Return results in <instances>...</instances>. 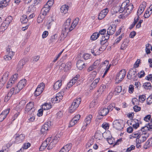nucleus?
<instances>
[{"label": "nucleus", "instance_id": "e433bc0d", "mask_svg": "<svg viewBox=\"0 0 152 152\" xmlns=\"http://www.w3.org/2000/svg\"><path fill=\"white\" fill-rule=\"evenodd\" d=\"M107 42V40L105 38L104 36H102V38L100 40V43L101 45H106V42Z\"/></svg>", "mask_w": 152, "mask_h": 152}, {"label": "nucleus", "instance_id": "4be33fe9", "mask_svg": "<svg viewBox=\"0 0 152 152\" xmlns=\"http://www.w3.org/2000/svg\"><path fill=\"white\" fill-rule=\"evenodd\" d=\"M152 146V137L150 138L145 143L143 148L145 149H148Z\"/></svg>", "mask_w": 152, "mask_h": 152}, {"label": "nucleus", "instance_id": "6e6d98bb", "mask_svg": "<svg viewBox=\"0 0 152 152\" xmlns=\"http://www.w3.org/2000/svg\"><path fill=\"white\" fill-rule=\"evenodd\" d=\"M148 130L149 131V129L147 125L143 127L141 129V131L142 132V133H146V132Z\"/></svg>", "mask_w": 152, "mask_h": 152}, {"label": "nucleus", "instance_id": "f03ea898", "mask_svg": "<svg viewBox=\"0 0 152 152\" xmlns=\"http://www.w3.org/2000/svg\"><path fill=\"white\" fill-rule=\"evenodd\" d=\"M12 20V18L11 16H8L5 19L0 27V34H2L3 32L7 29Z\"/></svg>", "mask_w": 152, "mask_h": 152}, {"label": "nucleus", "instance_id": "f8f14e48", "mask_svg": "<svg viewBox=\"0 0 152 152\" xmlns=\"http://www.w3.org/2000/svg\"><path fill=\"white\" fill-rule=\"evenodd\" d=\"M50 122H48L47 123L45 124L42 126L40 131L42 134L46 133L48 130L50 126Z\"/></svg>", "mask_w": 152, "mask_h": 152}, {"label": "nucleus", "instance_id": "0eeeda50", "mask_svg": "<svg viewBox=\"0 0 152 152\" xmlns=\"http://www.w3.org/2000/svg\"><path fill=\"white\" fill-rule=\"evenodd\" d=\"M34 103L30 102L27 104L25 108V113H31L34 111L35 109L33 107Z\"/></svg>", "mask_w": 152, "mask_h": 152}, {"label": "nucleus", "instance_id": "6e6552de", "mask_svg": "<svg viewBox=\"0 0 152 152\" xmlns=\"http://www.w3.org/2000/svg\"><path fill=\"white\" fill-rule=\"evenodd\" d=\"M73 29L72 25H71L69 28L63 25L62 28L61 35H63L65 36L64 37H65L68 34V32L72 31Z\"/></svg>", "mask_w": 152, "mask_h": 152}, {"label": "nucleus", "instance_id": "c03bdc74", "mask_svg": "<svg viewBox=\"0 0 152 152\" xmlns=\"http://www.w3.org/2000/svg\"><path fill=\"white\" fill-rule=\"evenodd\" d=\"M124 34H122L118 37L115 40L114 44H118L122 39V37L124 36Z\"/></svg>", "mask_w": 152, "mask_h": 152}, {"label": "nucleus", "instance_id": "de8ad7c7", "mask_svg": "<svg viewBox=\"0 0 152 152\" xmlns=\"http://www.w3.org/2000/svg\"><path fill=\"white\" fill-rule=\"evenodd\" d=\"M146 101L147 104L148 105H150L152 103V94L147 99Z\"/></svg>", "mask_w": 152, "mask_h": 152}, {"label": "nucleus", "instance_id": "2f4dec72", "mask_svg": "<svg viewBox=\"0 0 152 152\" xmlns=\"http://www.w3.org/2000/svg\"><path fill=\"white\" fill-rule=\"evenodd\" d=\"M9 72H7L4 73L3 75L1 80L3 81H4V83L8 79L9 76Z\"/></svg>", "mask_w": 152, "mask_h": 152}, {"label": "nucleus", "instance_id": "6ab92c4d", "mask_svg": "<svg viewBox=\"0 0 152 152\" xmlns=\"http://www.w3.org/2000/svg\"><path fill=\"white\" fill-rule=\"evenodd\" d=\"M51 8L50 7L47 5L45 4L44 7L42 9L41 12L44 15H46L47 13L49 12V10Z\"/></svg>", "mask_w": 152, "mask_h": 152}, {"label": "nucleus", "instance_id": "9d476101", "mask_svg": "<svg viewBox=\"0 0 152 152\" xmlns=\"http://www.w3.org/2000/svg\"><path fill=\"white\" fill-rule=\"evenodd\" d=\"M80 77L79 75H76L75 77H74L68 83L67 87H66V89L68 88L71 87L73 85L75 84L77 82V80Z\"/></svg>", "mask_w": 152, "mask_h": 152}, {"label": "nucleus", "instance_id": "f3484780", "mask_svg": "<svg viewBox=\"0 0 152 152\" xmlns=\"http://www.w3.org/2000/svg\"><path fill=\"white\" fill-rule=\"evenodd\" d=\"M15 94L14 92V88H12L10 89V91L8 93L7 95L4 98V101L7 102L10 99L13 94Z\"/></svg>", "mask_w": 152, "mask_h": 152}, {"label": "nucleus", "instance_id": "dca6fc26", "mask_svg": "<svg viewBox=\"0 0 152 152\" xmlns=\"http://www.w3.org/2000/svg\"><path fill=\"white\" fill-rule=\"evenodd\" d=\"M128 121L131 122L130 124L132 125L134 128L137 129L139 126V121L137 119H132L129 121Z\"/></svg>", "mask_w": 152, "mask_h": 152}, {"label": "nucleus", "instance_id": "2eb2a0df", "mask_svg": "<svg viewBox=\"0 0 152 152\" xmlns=\"http://www.w3.org/2000/svg\"><path fill=\"white\" fill-rule=\"evenodd\" d=\"M116 26L115 25H112L110 26L107 29V34L110 35L113 34L116 30Z\"/></svg>", "mask_w": 152, "mask_h": 152}, {"label": "nucleus", "instance_id": "680f3d73", "mask_svg": "<svg viewBox=\"0 0 152 152\" xmlns=\"http://www.w3.org/2000/svg\"><path fill=\"white\" fill-rule=\"evenodd\" d=\"M129 92L130 93L132 94L133 92L134 91V86L132 85H129Z\"/></svg>", "mask_w": 152, "mask_h": 152}, {"label": "nucleus", "instance_id": "7ed1b4c3", "mask_svg": "<svg viewBox=\"0 0 152 152\" xmlns=\"http://www.w3.org/2000/svg\"><path fill=\"white\" fill-rule=\"evenodd\" d=\"M81 101L80 97L77 98L74 100L71 106L69 107V110L70 113L73 112L77 109L80 104Z\"/></svg>", "mask_w": 152, "mask_h": 152}, {"label": "nucleus", "instance_id": "1a4fd4ad", "mask_svg": "<svg viewBox=\"0 0 152 152\" xmlns=\"http://www.w3.org/2000/svg\"><path fill=\"white\" fill-rule=\"evenodd\" d=\"M13 137L15 139V142L18 143L23 141L24 139L25 136L23 134L20 135L18 134H16L14 135Z\"/></svg>", "mask_w": 152, "mask_h": 152}, {"label": "nucleus", "instance_id": "9b49d317", "mask_svg": "<svg viewBox=\"0 0 152 152\" xmlns=\"http://www.w3.org/2000/svg\"><path fill=\"white\" fill-rule=\"evenodd\" d=\"M113 126L114 128L118 130H121L123 128V125L118 120H116L113 122Z\"/></svg>", "mask_w": 152, "mask_h": 152}, {"label": "nucleus", "instance_id": "79ce46f5", "mask_svg": "<svg viewBox=\"0 0 152 152\" xmlns=\"http://www.w3.org/2000/svg\"><path fill=\"white\" fill-rule=\"evenodd\" d=\"M71 21V19L69 18H68L65 22L64 24L63 25L65 26H66L67 27H68L69 28V26L70 25V22Z\"/></svg>", "mask_w": 152, "mask_h": 152}, {"label": "nucleus", "instance_id": "b1692460", "mask_svg": "<svg viewBox=\"0 0 152 152\" xmlns=\"http://www.w3.org/2000/svg\"><path fill=\"white\" fill-rule=\"evenodd\" d=\"M25 64V61L24 60H21L20 61L16 67V70L17 71L21 70L23 67V65Z\"/></svg>", "mask_w": 152, "mask_h": 152}, {"label": "nucleus", "instance_id": "39448f33", "mask_svg": "<svg viewBox=\"0 0 152 152\" xmlns=\"http://www.w3.org/2000/svg\"><path fill=\"white\" fill-rule=\"evenodd\" d=\"M136 69L134 68L130 69L127 75L128 79L129 80L133 79L134 80H137V74H136Z\"/></svg>", "mask_w": 152, "mask_h": 152}, {"label": "nucleus", "instance_id": "58836bf2", "mask_svg": "<svg viewBox=\"0 0 152 152\" xmlns=\"http://www.w3.org/2000/svg\"><path fill=\"white\" fill-rule=\"evenodd\" d=\"M72 144L71 143H69L64 146V148L66 149V151L68 152L71 149L72 147Z\"/></svg>", "mask_w": 152, "mask_h": 152}, {"label": "nucleus", "instance_id": "338daca9", "mask_svg": "<svg viewBox=\"0 0 152 152\" xmlns=\"http://www.w3.org/2000/svg\"><path fill=\"white\" fill-rule=\"evenodd\" d=\"M109 11L108 9L107 8L103 10L101 12L105 16L107 15Z\"/></svg>", "mask_w": 152, "mask_h": 152}, {"label": "nucleus", "instance_id": "774afa93", "mask_svg": "<svg viewBox=\"0 0 152 152\" xmlns=\"http://www.w3.org/2000/svg\"><path fill=\"white\" fill-rule=\"evenodd\" d=\"M122 90V87L121 86H117L115 89V91L117 93H120Z\"/></svg>", "mask_w": 152, "mask_h": 152}, {"label": "nucleus", "instance_id": "aec40b11", "mask_svg": "<svg viewBox=\"0 0 152 152\" xmlns=\"http://www.w3.org/2000/svg\"><path fill=\"white\" fill-rule=\"evenodd\" d=\"M85 66V63L81 60H78L77 63V66L80 70H81Z\"/></svg>", "mask_w": 152, "mask_h": 152}, {"label": "nucleus", "instance_id": "c756f323", "mask_svg": "<svg viewBox=\"0 0 152 152\" xmlns=\"http://www.w3.org/2000/svg\"><path fill=\"white\" fill-rule=\"evenodd\" d=\"M46 15H44L41 12L40 14L37 18V22L38 23H40L43 22V19L45 18Z\"/></svg>", "mask_w": 152, "mask_h": 152}, {"label": "nucleus", "instance_id": "3c124183", "mask_svg": "<svg viewBox=\"0 0 152 152\" xmlns=\"http://www.w3.org/2000/svg\"><path fill=\"white\" fill-rule=\"evenodd\" d=\"M75 118H73L71 120L69 124V127H71L72 126L74 125H75V124L77 123L75 121V120L76 119H75Z\"/></svg>", "mask_w": 152, "mask_h": 152}, {"label": "nucleus", "instance_id": "4d7b16f0", "mask_svg": "<svg viewBox=\"0 0 152 152\" xmlns=\"http://www.w3.org/2000/svg\"><path fill=\"white\" fill-rule=\"evenodd\" d=\"M115 106V104L114 103H112L109 105L108 107L107 108V109L109 110V112L110 111H112L114 108V107Z\"/></svg>", "mask_w": 152, "mask_h": 152}, {"label": "nucleus", "instance_id": "0e129e2a", "mask_svg": "<svg viewBox=\"0 0 152 152\" xmlns=\"http://www.w3.org/2000/svg\"><path fill=\"white\" fill-rule=\"evenodd\" d=\"M100 63V60H97L95 61L93 64V65L95 68H96L98 65H99Z\"/></svg>", "mask_w": 152, "mask_h": 152}, {"label": "nucleus", "instance_id": "412c9836", "mask_svg": "<svg viewBox=\"0 0 152 152\" xmlns=\"http://www.w3.org/2000/svg\"><path fill=\"white\" fill-rule=\"evenodd\" d=\"M108 110L107 108H102L98 111V114L105 116L109 113V110Z\"/></svg>", "mask_w": 152, "mask_h": 152}, {"label": "nucleus", "instance_id": "393cba45", "mask_svg": "<svg viewBox=\"0 0 152 152\" xmlns=\"http://www.w3.org/2000/svg\"><path fill=\"white\" fill-rule=\"evenodd\" d=\"M61 82V80H58L54 83L53 88L55 90H57L60 88L62 85Z\"/></svg>", "mask_w": 152, "mask_h": 152}, {"label": "nucleus", "instance_id": "f704fd0d", "mask_svg": "<svg viewBox=\"0 0 152 152\" xmlns=\"http://www.w3.org/2000/svg\"><path fill=\"white\" fill-rule=\"evenodd\" d=\"M94 142V139H91L86 144V148H88L91 146L93 144Z\"/></svg>", "mask_w": 152, "mask_h": 152}, {"label": "nucleus", "instance_id": "603ef678", "mask_svg": "<svg viewBox=\"0 0 152 152\" xmlns=\"http://www.w3.org/2000/svg\"><path fill=\"white\" fill-rule=\"evenodd\" d=\"M59 138V134H57L53 139L52 141L55 143L56 144L58 140V138Z\"/></svg>", "mask_w": 152, "mask_h": 152}, {"label": "nucleus", "instance_id": "ddd939ff", "mask_svg": "<svg viewBox=\"0 0 152 152\" xmlns=\"http://www.w3.org/2000/svg\"><path fill=\"white\" fill-rule=\"evenodd\" d=\"M10 110V108H7L3 111L0 114V122L3 121L6 118L9 113Z\"/></svg>", "mask_w": 152, "mask_h": 152}, {"label": "nucleus", "instance_id": "423d86ee", "mask_svg": "<svg viewBox=\"0 0 152 152\" xmlns=\"http://www.w3.org/2000/svg\"><path fill=\"white\" fill-rule=\"evenodd\" d=\"M126 71L125 69H122L120 71L116 76V83L118 84L121 82L126 75Z\"/></svg>", "mask_w": 152, "mask_h": 152}, {"label": "nucleus", "instance_id": "a878e982", "mask_svg": "<svg viewBox=\"0 0 152 152\" xmlns=\"http://www.w3.org/2000/svg\"><path fill=\"white\" fill-rule=\"evenodd\" d=\"M99 79V78H98L94 80L93 82L91 85V86L90 87V89H92L93 88H95L96 87Z\"/></svg>", "mask_w": 152, "mask_h": 152}, {"label": "nucleus", "instance_id": "bf43d9fd", "mask_svg": "<svg viewBox=\"0 0 152 152\" xmlns=\"http://www.w3.org/2000/svg\"><path fill=\"white\" fill-rule=\"evenodd\" d=\"M54 0H49L46 4L50 7L53 5Z\"/></svg>", "mask_w": 152, "mask_h": 152}, {"label": "nucleus", "instance_id": "052dcab7", "mask_svg": "<svg viewBox=\"0 0 152 152\" xmlns=\"http://www.w3.org/2000/svg\"><path fill=\"white\" fill-rule=\"evenodd\" d=\"M140 133H139V132H134L132 134V136L134 138L138 139L140 136Z\"/></svg>", "mask_w": 152, "mask_h": 152}, {"label": "nucleus", "instance_id": "49530a36", "mask_svg": "<svg viewBox=\"0 0 152 152\" xmlns=\"http://www.w3.org/2000/svg\"><path fill=\"white\" fill-rule=\"evenodd\" d=\"M79 21V19L78 18H76L75 19L72 24V25L73 28H74L76 26L77 24Z\"/></svg>", "mask_w": 152, "mask_h": 152}, {"label": "nucleus", "instance_id": "7c9ffc66", "mask_svg": "<svg viewBox=\"0 0 152 152\" xmlns=\"http://www.w3.org/2000/svg\"><path fill=\"white\" fill-rule=\"evenodd\" d=\"M99 36V33L97 32L94 33L91 36V38L92 40H95L97 39Z\"/></svg>", "mask_w": 152, "mask_h": 152}, {"label": "nucleus", "instance_id": "a211bd4d", "mask_svg": "<svg viewBox=\"0 0 152 152\" xmlns=\"http://www.w3.org/2000/svg\"><path fill=\"white\" fill-rule=\"evenodd\" d=\"M143 134L140 135L138 137L139 141H140L139 142H143L146 140L147 138L148 137L149 134L148 133H143Z\"/></svg>", "mask_w": 152, "mask_h": 152}, {"label": "nucleus", "instance_id": "864d4df0", "mask_svg": "<svg viewBox=\"0 0 152 152\" xmlns=\"http://www.w3.org/2000/svg\"><path fill=\"white\" fill-rule=\"evenodd\" d=\"M145 75V73L144 71H141L140 72H138L137 74V76L140 78H141L143 77Z\"/></svg>", "mask_w": 152, "mask_h": 152}, {"label": "nucleus", "instance_id": "ea45409f", "mask_svg": "<svg viewBox=\"0 0 152 152\" xmlns=\"http://www.w3.org/2000/svg\"><path fill=\"white\" fill-rule=\"evenodd\" d=\"M18 77V74H15L13 75L11 77L10 80L14 83L16 82Z\"/></svg>", "mask_w": 152, "mask_h": 152}, {"label": "nucleus", "instance_id": "5701e85b", "mask_svg": "<svg viewBox=\"0 0 152 152\" xmlns=\"http://www.w3.org/2000/svg\"><path fill=\"white\" fill-rule=\"evenodd\" d=\"M10 0H3L0 2V8H3L8 5Z\"/></svg>", "mask_w": 152, "mask_h": 152}, {"label": "nucleus", "instance_id": "72a5a7b5", "mask_svg": "<svg viewBox=\"0 0 152 152\" xmlns=\"http://www.w3.org/2000/svg\"><path fill=\"white\" fill-rule=\"evenodd\" d=\"M143 86L146 89H150L151 87V85L149 82H146L143 84Z\"/></svg>", "mask_w": 152, "mask_h": 152}, {"label": "nucleus", "instance_id": "473e14b6", "mask_svg": "<svg viewBox=\"0 0 152 152\" xmlns=\"http://www.w3.org/2000/svg\"><path fill=\"white\" fill-rule=\"evenodd\" d=\"M28 20L27 16L26 15H23L20 19L21 22L22 23H26Z\"/></svg>", "mask_w": 152, "mask_h": 152}, {"label": "nucleus", "instance_id": "69168bd1", "mask_svg": "<svg viewBox=\"0 0 152 152\" xmlns=\"http://www.w3.org/2000/svg\"><path fill=\"white\" fill-rule=\"evenodd\" d=\"M135 146L133 145H132L130 147L128 148L126 150V152H130L131 151L134 150L135 149Z\"/></svg>", "mask_w": 152, "mask_h": 152}, {"label": "nucleus", "instance_id": "4468645a", "mask_svg": "<svg viewBox=\"0 0 152 152\" xmlns=\"http://www.w3.org/2000/svg\"><path fill=\"white\" fill-rule=\"evenodd\" d=\"M51 139V138L50 137H48L43 142L39 148L40 151H42L46 148L49 144Z\"/></svg>", "mask_w": 152, "mask_h": 152}, {"label": "nucleus", "instance_id": "bb28decb", "mask_svg": "<svg viewBox=\"0 0 152 152\" xmlns=\"http://www.w3.org/2000/svg\"><path fill=\"white\" fill-rule=\"evenodd\" d=\"M51 108V103H45L42 105V109L45 110H48Z\"/></svg>", "mask_w": 152, "mask_h": 152}, {"label": "nucleus", "instance_id": "f257e3e1", "mask_svg": "<svg viewBox=\"0 0 152 152\" xmlns=\"http://www.w3.org/2000/svg\"><path fill=\"white\" fill-rule=\"evenodd\" d=\"M129 0H126L123 2L119 10L120 13H124L126 15H129L132 12L134 8L133 5L130 3Z\"/></svg>", "mask_w": 152, "mask_h": 152}, {"label": "nucleus", "instance_id": "37998d69", "mask_svg": "<svg viewBox=\"0 0 152 152\" xmlns=\"http://www.w3.org/2000/svg\"><path fill=\"white\" fill-rule=\"evenodd\" d=\"M71 64L70 62H68L65 64V71L67 72L70 69Z\"/></svg>", "mask_w": 152, "mask_h": 152}, {"label": "nucleus", "instance_id": "e2e57ef3", "mask_svg": "<svg viewBox=\"0 0 152 152\" xmlns=\"http://www.w3.org/2000/svg\"><path fill=\"white\" fill-rule=\"evenodd\" d=\"M138 105H134L133 107V109L134 110L135 112H137L140 111L141 110V107H138Z\"/></svg>", "mask_w": 152, "mask_h": 152}, {"label": "nucleus", "instance_id": "09e8293b", "mask_svg": "<svg viewBox=\"0 0 152 152\" xmlns=\"http://www.w3.org/2000/svg\"><path fill=\"white\" fill-rule=\"evenodd\" d=\"M146 99V97L145 95H142L140 96H139V102H143L145 101Z\"/></svg>", "mask_w": 152, "mask_h": 152}, {"label": "nucleus", "instance_id": "4c0bfd02", "mask_svg": "<svg viewBox=\"0 0 152 152\" xmlns=\"http://www.w3.org/2000/svg\"><path fill=\"white\" fill-rule=\"evenodd\" d=\"M132 102L133 105H138L139 104V100L135 97L132 99Z\"/></svg>", "mask_w": 152, "mask_h": 152}, {"label": "nucleus", "instance_id": "cd10ccee", "mask_svg": "<svg viewBox=\"0 0 152 152\" xmlns=\"http://www.w3.org/2000/svg\"><path fill=\"white\" fill-rule=\"evenodd\" d=\"M69 7L66 5H62L60 8L61 11L62 13L65 14L68 11Z\"/></svg>", "mask_w": 152, "mask_h": 152}, {"label": "nucleus", "instance_id": "a19ab883", "mask_svg": "<svg viewBox=\"0 0 152 152\" xmlns=\"http://www.w3.org/2000/svg\"><path fill=\"white\" fill-rule=\"evenodd\" d=\"M145 8L142 7L140 6L138 10L137 11V15H140L143 12Z\"/></svg>", "mask_w": 152, "mask_h": 152}, {"label": "nucleus", "instance_id": "20e7f679", "mask_svg": "<svg viewBox=\"0 0 152 152\" xmlns=\"http://www.w3.org/2000/svg\"><path fill=\"white\" fill-rule=\"evenodd\" d=\"M26 80L25 79H23L18 83L17 86L14 88L15 94L18 93L25 86Z\"/></svg>", "mask_w": 152, "mask_h": 152}, {"label": "nucleus", "instance_id": "5fc2aeb1", "mask_svg": "<svg viewBox=\"0 0 152 152\" xmlns=\"http://www.w3.org/2000/svg\"><path fill=\"white\" fill-rule=\"evenodd\" d=\"M150 11L148 10L145 12V13L144 15V17L145 18H148L151 14L152 12L150 13Z\"/></svg>", "mask_w": 152, "mask_h": 152}, {"label": "nucleus", "instance_id": "13d9d810", "mask_svg": "<svg viewBox=\"0 0 152 152\" xmlns=\"http://www.w3.org/2000/svg\"><path fill=\"white\" fill-rule=\"evenodd\" d=\"M14 54V52L12 51H10L7 53V55L9 56L8 59H11Z\"/></svg>", "mask_w": 152, "mask_h": 152}, {"label": "nucleus", "instance_id": "8fccbe9b", "mask_svg": "<svg viewBox=\"0 0 152 152\" xmlns=\"http://www.w3.org/2000/svg\"><path fill=\"white\" fill-rule=\"evenodd\" d=\"M56 144H55L52 141L49 143L48 146V149L50 150L52 149L54 146Z\"/></svg>", "mask_w": 152, "mask_h": 152}, {"label": "nucleus", "instance_id": "a18cd8bd", "mask_svg": "<svg viewBox=\"0 0 152 152\" xmlns=\"http://www.w3.org/2000/svg\"><path fill=\"white\" fill-rule=\"evenodd\" d=\"M102 134L99 133V132H96L95 134V138L98 140H100L101 138Z\"/></svg>", "mask_w": 152, "mask_h": 152}, {"label": "nucleus", "instance_id": "c9c22d12", "mask_svg": "<svg viewBox=\"0 0 152 152\" xmlns=\"http://www.w3.org/2000/svg\"><path fill=\"white\" fill-rule=\"evenodd\" d=\"M39 87H37L35 91L34 94L36 96H38L42 92V90L39 88Z\"/></svg>", "mask_w": 152, "mask_h": 152}, {"label": "nucleus", "instance_id": "c85d7f7f", "mask_svg": "<svg viewBox=\"0 0 152 152\" xmlns=\"http://www.w3.org/2000/svg\"><path fill=\"white\" fill-rule=\"evenodd\" d=\"M92 117V115H89L86 117L84 121L86 123V126H87L88 124H90Z\"/></svg>", "mask_w": 152, "mask_h": 152}]
</instances>
